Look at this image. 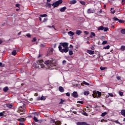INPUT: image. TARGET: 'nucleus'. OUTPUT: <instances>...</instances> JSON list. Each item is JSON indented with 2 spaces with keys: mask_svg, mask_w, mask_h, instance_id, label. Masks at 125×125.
<instances>
[{
  "mask_svg": "<svg viewBox=\"0 0 125 125\" xmlns=\"http://www.w3.org/2000/svg\"><path fill=\"white\" fill-rule=\"evenodd\" d=\"M44 64L46 65V66H48V67H49L48 69H50V67H55V66H56V63L55 62V61L53 60H47L46 61H45Z\"/></svg>",
  "mask_w": 125,
  "mask_h": 125,
  "instance_id": "nucleus-1",
  "label": "nucleus"
},
{
  "mask_svg": "<svg viewBox=\"0 0 125 125\" xmlns=\"http://www.w3.org/2000/svg\"><path fill=\"white\" fill-rule=\"evenodd\" d=\"M59 50L60 51V52H62V53H66L69 51V48H63L62 49V46L61 45H59L58 46Z\"/></svg>",
  "mask_w": 125,
  "mask_h": 125,
  "instance_id": "nucleus-2",
  "label": "nucleus"
},
{
  "mask_svg": "<svg viewBox=\"0 0 125 125\" xmlns=\"http://www.w3.org/2000/svg\"><path fill=\"white\" fill-rule=\"evenodd\" d=\"M62 2H63L62 0H58V1L53 3L52 5L54 8L57 7L58 6H59V4H61Z\"/></svg>",
  "mask_w": 125,
  "mask_h": 125,
  "instance_id": "nucleus-3",
  "label": "nucleus"
},
{
  "mask_svg": "<svg viewBox=\"0 0 125 125\" xmlns=\"http://www.w3.org/2000/svg\"><path fill=\"white\" fill-rule=\"evenodd\" d=\"M37 64L40 65L41 68H46L45 65L42 63H43V60H40L37 62Z\"/></svg>",
  "mask_w": 125,
  "mask_h": 125,
  "instance_id": "nucleus-4",
  "label": "nucleus"
},
{
  "mask_svg": "<svg viewBox=\"0 0 125 125\" xmlns=\"http://www.w3.org/2000/svg\"><path fill=\"white\" fill-rule=\"evenodd\" d=\"M61 45V46H62V47H63V48H69V43L68 42H61L60 43V45Z\"/></svg>",
  "mask_w": 125,
  "mask_h": 125,
  "instance_id": "nucleus-5",
  "label": "nucleus"
},
{
  "mask_svg": "<svg viewBox=\"0 0 125 125\" xmlns=\"http://www.w3.org/2000/svg\"><path fill=\"white\" fill-rule=\"evenodd\" d=\"M50 124H55V125H57V124H58L59 125L61 124V122H59V121H58L57 123L55 122V120H53V119H51L50 121Z\"/></svg>",
  "mask_w": 125,
  "mask_h": 125,
  "instance_id": "nucleus-6",
  "label": "nucleus"
},
{
  "mask_svg": "<svg viewBox=\"0 0 125 125\" xmlns=\"http://www.w3.org/2000/svg\"><path fill=\"white\" fill-rule=\"evenodd\" d=\"M77 125H89L87 124L86 122H78L77 123Z\"/></svg>",
  "mask_w": 125,
  "mask_h": 125,
  "instance_id": "nucleus-7",
  "label": "nucleus"
},
{
  "mask_svg": "<svg viewBox=\"0 0 125 125\" xmlns=\"http://www.w3.org/2000/svg\"><path fill=\"white\" fill-rule=\"evenodd\" d=\"M97 95H98L97 91H93V94H92L93 97H94V98H97V97H98V96Z\"/></svg>",
  "mask_w": 125,
  "mask_h": 125,
  "instance_id": "nucleus-8",
  "label": "nucleus"
},
{
  "mask_svg": "<svg viewBox=\"0 0 125 125\" xmlns=\"http://www.w3.org/2000/svg\"><path fill=\"white\" fill-rule=\"evenodd\" d=\"M72 96L74 97V98H78L79 95L78 94V92L74 91L72 93Z\"/></svg>",
  "mask_w": 125,
  "mask_h": 125,
  "instance_id": "nucleus-9",
  "label": "nucleus"
},
{
  "mask_svg": "<svg viewBox=\"0 0 125 125\" xmlns=\"http://www.w3.org/2000/svg\"><path fill=\"white\" fill-rule=\"evenodd\" d=\"M87 53L88 54H90V55H92V54H94V51H92L91 50H87L86 51Z\"/></svg>",
  "mask_w": 125,
  "mask_h": 125,
  "instance_id": "nucleus-10",
  "label": "nucleus"
},
{
  "mask_svg": "<svg viewBox=\"0 0 125 125\" xmlns=\"http://www.w3.org/2000/svg\"><path fill=\"white\" fill-rule=\"evenodd\" d=\"M66 9H67V7L66 6H64L60 8V11H61V12H64L65 10H66Z\"/></svg>",
  "mask_w": 125,
  "mask_h": 125,
  "instance_id": "nucleus-11",
  "label": "nucleus"
},
{
  "mask_svg": "<svg viewBox=\"0 0 125 125\" xmlns=\"http://www.w3.org/2000/svg\"><path fill=\"white\" fill-rule=\"evenodd\" d=\"M59 90L60 91V92H64L65 90L64 89V88L62 86H60L59 87Z\"/></svg>",
  "mask_w": 125,
  "mask_h": 125,
  "instance_id": "nucleus-12",
  "label": "nucleus"
},
{
  "mask_svg": "<svg viewBox=\"0 0 125 125\" xmlns=\"http://www.w3.org/2000/svg\"><path fill=\"white\" fill-rule=\"evenodd\" d=\"M19 104L20 105L19 108H23V107H25V104H24V103H23V102H21L19 103Z\"/></svg>",
  "mask_w": 125,
  "mask_h": 125,
  "instance_id": "nucleus-13",
  "label": "nucleus"
},
{
  "mask_svg": "<svg viewBox=\"0 0 125 125\" xmlns=\"http://www.w3.org/2000/svg\"><path fill=\"white\" fill-rule=\"evenodd\" d=\"M68 36L70 37H72V36H74L75 35V33L72 32V31H69L67 33Z\"/></svg>",
  "mask_w": 125,
  "mask_h": 125,
  "instance_id": "nucleus-14",
  "label": "nucleus"
},
{
  "mask_svg": "<svg viewBox=\"0 0 125 125\" xmlns=\"http://www.w3.org/2000/svg\"><path fill=\"white\" fill-rule=\"evenodd\" d=\"M87 12L88 14H90V13H93V12H94V10H91V9H88Z\"/></svg>",
  "mask_w": 125,
  "mask_h": 125,
  "instance_id": "nucleus-15",
  "label": "nucleus"
},
{
  "mask_svg": "<svg viewBox=\"0 0 125 125\" xmlns=\"http://www.w3.org/2000/svg\"><path fill=\"white\" fill-rule=\"evenodd\" d=\"M75 3H77L76 0H72L70 1V4H75Z\"/></svg>",
  "mask_w": 125,
  "mask_h": 125,
  "instance_id": "nucleus-16",
  "label": "nucleus"
},
{
  "mask_svg": "<svg viewBox=\"0 0 125 125\" xmlns=\"http://www.w3.org/2000/svg\"><path fill=\"white\" fill-rule=\"evenodd\" d=\"M8 87L5 86V87L3 88V91H4V92H7V91H8Z\"/></svg>",
  "mask_w": 125,
  "mask_h": 125,
  "instance_id": "nucleus-17",
  "label": "nucleus"
},
{
  "mask_svg": "<svg viewBox=\"0 0 125 125\" xmlns=\"http://www.w3.org/2000/svg\"><path fill=\"white\" fill-rule=\"evenodd\" d=\"M97 92L98 94V97H97V98H100V97H101V95H102V94L101 93V92L98 91H97Z\"/></svg>",
  "mask_w": 125,
  "mask_h": 125,
  "instance_id": "nucleus-18",
  "label": "nucleus"
},
{
  "mask_svg": "<svg viewBox=\"0 0 125 125\" xmlns=\"http://www.w3.org/2000/svg\"><path fill=\"white\" fill-rule=\"evenodd\" d=\"M83 84H85V85H89V83H87L85 81H83V83H81V85H83Z\"/></svg>",
  "mask_w": 125,
  "mask_h": 125,
  "instance_id": "nucleus-19",
  "label": "nucleus"
},
{
  "mask_svg": "<svg viewBox=\"0 0 125 125\" xmlns=\"http://www.w3.org/2000/svg\"><path fill=\"white\" fill-rule=\"evenodd\" d=\"M19 122H21V123H23V122H25V119L22 118H20V119H18Z\"/></svg>",
  "mask_w": 125,
  "mask_h": 125,
  "instance_id": "nucleus-20",
  "label": "nucleus"
},
{
  "mask_svg": "<svg viewBox=\"0 0 125 125\" xmlns=\"http://www.w3.org/2000/svg\"><path fill=\"white\" fill-rule=\"evenodd\" d=\"M81 113L83 114V116H86V117H88V114L84 112L83 110Z\"/></svg>",
  "mask_w": 125,
  "mask_h": 125,
  "instance_id": "nucleus-21",
  "label": "nucleus"
},
{
  "mask_svg": "<svg viewBox=\"0 0 125 125\" xmlns=\"http://www.w3.org/2000/svg\"><path fill=\"white\" fill-rule=\"evenodd\" d=\"M82 33H83V32L81 30H77L76 32V35H78V36H80V35H81V34H82Z\"/></svg>",
  "mask_w": 125,
  "mask_h": 125,
  "instance_id": "nucleus-22",
  "label": "nucleus"
},
{
  "mask_svg": "<svg viewBox=\"0 0 125 125\" xmlns=\"http://www.w3.org/2000/svg\"><path fill=\"white\" fill-rule=\"evenodd\" d=\"M98 30H101V31H103V30H104V26H101L99 27L98 28Z\"/></svg>",
  "mask_w": 125,
  "mask_h": 125,
  "instance_id": "nucleus-23",
  "label": "nucleus"
},
{
  "mask_svg": "<svg viewBox=\"0 0 125 125\" xmlns=\"http://www.w3.org/2000/svg\"><path fill=\"white\" fill-rule=\"evenodd\" d=\"M121 115H122V116H124V117H125V110L124 109L122 110L121 112Z\"/></svg>",
  "mask_w": 125,
  "mask_h": 125,
  "instance_id": "nucleus-24",
  "label": "nucleus"
},
{
  "mask_svg": "<svg viewBox=\"0 0 125 125\" xmlns=\"http://www.w3.org/2000/svg\"><path fill=\"white\" fill-rule=\"evenodd\" d=\"M64 102H66V101L61 99V102L59 103V104H64Z\"/></svg>",
  "mask_w": 125,
  "mask_h": 125,
  "instance_id": "nucleus-25",
  "label": "nucleus"
},
{
  "mask_svg": "<svg viewBox=\"0 0 125 125\" xmlns=\"http://www.w3.org/2000/svg\"><path fill=\"white\" fill-rule=\"evenodd\" d=\"M120 49L122 51H125V46H121Z\"/></svg>",
  "mask_w": 125,
  "mask_h": 125,
  "instance_id": "nucleus-26",
  "label": "nucleus"
},
{
  "mask_svg": "<svg viewBox=\"0 0 125 125\" xmlns=\"http://www.w3.org/2000/svg\"><path fill=\"white\" fill-rule=\"evenodd\" d=\"M6 106L8 108H12V107H13V105H12V104H7Z\"/></svg>",
  "mask_w": 125,
  "mask_h": 125,
  "instance_id": "nucleus-27",
  "label": "nucleus"
},
{
  "mask_svg": "<svg viewBox=\"0 0 125 125\" xmlns=\"http://www.w3.org/2000/svg\"><path fill=\"white\" fill-rule=\"evenodd\" d=\"M80 3L82 4V5H85V2L83 0H80Z\"/></svg>",
  "mask_w": 125,
  "mask_h": 125,
  "instance_id": "nucleus-28",
  "label": "nucleus"
},
{
  "mask_svg": "<svg viewBox=\"0 0 125 125\" xmlns=\"http://www.w3.org/2000/svg\"><path fill=\"white\" fill-rule=\"evenodd\" d=\"M12 55H14V56H15V55H16V54H17V52H16V50H13L12 52Z\"/></svg>",
  "mask_w": 125,
  "mask_h": 125,
  "instance_id": "nucleus-29",
  "label": "nucleus"
},
{
  "mask_svg": "<svg viewBox=\"0 0 125 125\" xmlns=\"http://www.w3.org/2000/svg\"><path fill=\"white\" fill-rule=\"evenodd\" d=\"M89 94V91H87L84 92V95H86V96H87V95H88Z\"/></svg>",
  "mask_w": 125,
  "mask_h": 125,
  "instance_id": "nucleus-30",
  "label": "nucleus"
},
{
  "mask_svg": "<svg viewBox=\"0 0 125 125\" xmlns=\"http://www.w3.org/2000/svg\"><path fill=\"white\" fill-rule=\"evenodd\" d=\"M107 114H108V113L104 112L102 113L101 114V116L102 117H104L105 115H107Z\"/></svg>",
  "mask_w": 125,
  "mask_h": 125,
  "instance_id": "nucleus-31",
  "label": "nucleus"
},
{
  "mask_svg": "<svg viewBox=\"0 0 125 125\" xmlns=\"http://www.w3.org/2000/svg\"><path fill=\"white\" fill-rule=\"evenodd\" d=\"M109 28L108 27H104V32H108Z\"/></svg>",
  "mask_w": 125,
  "mask_h": 125,
  "instance_id": "nucleus-32",
  "label": "nucleus"
},
{
  "mask_svg": "<svg viewBox=\"0 0 125 125\" xmlns=\"http://www.w3.org/2000/svg\"><path fill=\"white\" fill-rule=\"evenodd\" d=\"M33 120L35 122H36V123L39 122V120H38V118H37V117L36 116H34L33 118Z\"/></svg>",
  "mask_w": 125,
  "mask_h": 125,
  "instance_id": "nucleus-33",
  "label": "nucleus"
},
{
  "mask_svg": "<svg viewBox=\"0 0 125 125\" xmlns=\"http://www.w3.org/2000/svg\"><path fill=\"white\" fill-rule=\"evenodd\" d=\"M121 33L122 34H123L124 35H125V29H122L121 30Z\"/></svg>",
  "mask_w": 125,
  "mask_h": 125,
  "instance_id": "nucleus-34",
  "label": "nucleus"
},
{
  "mask_svg": "<svg viewBox=\"0 0 125 125\" xmlns=\"http://www.w3.org/2000/svg\"><path fill=\"white\" fill-rule=\"evenodd\" d=\"M110 48V45H108L104 47V49H109Z\"/></svg>",
  "mask_w": 125,
  "mask_h": 125,
  "instance_id": "nucleus-35",
  "label": "nucleus"
},
{
  "mask_svg": "<svg viewBox=\"0 0 125 125\" xmlns=\"http://www.w3.org/2000/svg\"><path fill=\"white\" fill-rule=\"evenodd\" d=\"M51 5H52V4H51L50 3H48L46 5V7H51Z\"/></svg>",
  "mask_w": 125,
  "mask_h": 125,
  "instance_id": "nucleus-36",
  "label": "nucleus"
},
{
  "mask_svg": "<svg viewBox=\"0 0 125 125\" xmlns=\"http://www.w3.org/2000/svg\"><path fill=\"white\" fill-rule=\"evenodd\" d=\"M46 99V98H45V97H44L43 96H42L41 97V100H45Z\"/></svg>",
  "mask_w": 125,
  "mask_h": 125,
  "instance_id": "nucleus-37",
  "label": "nucleus"
},
{
  "mask_svg": "<svg viewBox=\"0 0 125 125\" xmlns=\"http://www.w3.org/2000/svg\"><path fill=\"white\" fill-rule=\"evenodd\" d=\"M69 55H73V54H74V53H73V51H72V50H70L69 51Z\"/></svg>",
  "mask_w": 125,
  "mask_h": 125,
  "instance_id": "nucleus-38",
  "label": "nucleus"
},
{
  "mask_svg": "<svg viewBox=\"0 0 125 125\" xmlns=\"http://www.w3.org/2000/svg\"><path fill=\"white\" fill-rule=\"evenodd\" d=\"M31 42H37V38L36 37H34L32 39V40L31 41Z\"/></svg>",
  "mask_w": 125,
  "mask_h": 125,
  "instance_id": "nucleus-39",
  "label": "nucleus"
},
{
  "mask_svg": "<svg viewBox=\"0 0 125 125\" xmlns=\"http://www.w3.org/2000/svg\"><path fill=\"white\" fill-rule=\"evenodd\" d=\"M105 69H107V68L105 67H102V66L100 67V69L101 70V71H104Z\"/></svg>",
  "mask_w": 125,
  "mask_h": 125,
  "instance_id": "nucleus-40",
  "label": "nucleus"
},
{
  "mask_svg": "<svg viewBox=\"0 0 125 125\" xmlns=\"http://www.w3.org/2000/svg\"><path fill=\"white\" fill-rule=\"evenodd\" d=\"M118 22L119 23H125V21H124L123 20H119Z\"/></svg>",
  "mask_w": 125,
  "mask_h": 125,
  "instance_id": "nucleus-41",
  "label": "nucleus"
},
{
  "mask_svg": "<svg viewBox=\"0 0 125 125\" xmlns=\"http://www.w3.org/2000/svg\"><path fill=\"white\" fill-rule=\"evenodd\" d=\"M119 94L120 95V96H123V95H124V93L122 91H119Z\"/></svg>",
  "mask_w": 125,
  "mask_h": 125,
  "instance_id": "nucleus-42",
  "label": "nucleus"
},
{
  "mask_svg": "<svg viewBox=\"0 0 125 125\" xmlns=\"http://www.w3.org/2000/svg\"><path fill=\"white\" fill-rule=\"evenodd\" d=\"M41 17H46L47 16V14H43V15H41Z\"/></svg>",
  "mask_w": 125,
  "mask_h": 125,
  "instance_id": "nucleus-43",
  "label": "nucleus"
},
{
  "mask_svg": "<svg viewBox=\"0 0 125 125\" xmlns=\"http://www.w3.org/2000/svg\"><path fill=\"white\" fill-rule=\"evenodd\" d=\"M5 66V64H2V62H0V67H4Z\"/></svg>",
  "mask_w": 125,
  "mask_h": 125,
  "instance_id": "nucleus-44",
  "label": "nucleus"
},
{
  "mask_svg": "<svg viewBox=\"0 0 125 125\" xmlns=\"http://www.w3.org/2000/svg\"><path fill=\"white\" fill-rule=\"evenodd\" d=\"M113 20H114V21H119V19H118V18H116V17H114V18H113Z\"/></svg>",
  "mask_w": 125,
  "mask_h": 125,
  "instance_id": "nucleus-45",
  "label": "nucleus"
},
{
  "mask_svg": "<svg viewBox=\"0 0 125 125\" xmlns=\"http://www.w3.org/2000/svg\"><path fill=\"white\" fill-rule=\"evenodd\" d=\"M107 41H104L103 42L102 44H106L107 43Z\"/></svg>",
  "mask_w": 125,
  "mask_h": 125,
  "instance_id": "nucleus-46",
  "label": "nucleus"
},
{
  "mask_svg": "<svg viewBox=\"0 0 125 125\" xmlns=\"http://www.w3.org/2000/svg\"><path fill=\"white\" fill-rule=\"evenodd\" d=\"M77 103H80V104H83V101H79L77 102Z\"/></svg>",
  "mask_w": 125,
  "mask_h": 125,
  "instance_id": "nucleus-47",
  "label": "nucleus"
},
{
  "mask_svg": "<svg viewBox=\"0 0 125 125\" xmlns=\"http://www.w3.org/2000/svg\"><path fill=\"white\" fill-rule=\"evenodd\" d=\"M109 96H110V97H114V95L112 93H108Z\"/></svg>",
  "mask_w": 125,
  "mask_h": 125,
  "instance_id": "nucleus-48",
  "label": "nucleus"
},
{
  "mask_svg": "<svg viewBox=\"0 0 125 125\" xmlns=\"http://www.w3.org/2000/svg\"><path fill=\"white\" fill-rule=\"evenodd\" d=\"M90 48H91V50H94V49H95L94 48V47L93 46V45H91L90 47Z\"/></svg>",
  "mask_w": 125,
  "mask_h": 125,
  "instance_id": "nucleus-49",
  "label": "nucleus"
},
{
  "mask_svg": "<svg viewBox=\"0 0 125 125\" xmlns=\"http://www.w3.org/2000/svg\"><path fill=\"white\" fill-rule=\"evenodd\" d=\"M40 46H41V47H45V45H44V44H41L40 45Z\"/></svg>",
  "mask_w": 125,
  "mask_h": 125,
  "instance_id": "nucleus-50",
  "label": "nucleus"
},
{
  "mask_svg": "<svg viewBox=\"0 0 125 125\" xmlns=\"http://www.w3.org/2000/svg\"><path fill=\"white\" fill-rule=\"evenodd\" d=\"M26 37H28V38H30L31 37V34L28 33L27 34H26Z\"/></svg>",
  "mask_w": 125,
  "mask_h": 125,
  "instance_id": "nucleus-51",
  "label": "nucleus"
},
{
  "mask_svg": "<svg viewBox=\"0 0 125 125\" xmlns=\"http://www.w3.org/2000/svg\"><path fill=\"white\" fill-rule=\"evenodd\" d=\"M91 36H93L94 37H95V33H94V32H91Z\"/></svg>",
  "mask_w": 125,
  "mask_h": 125,
  "instance_id": "nucleus-52",
  "label": "nucleus"
},
{
  "mask_svg": "<svg viewBox=\"0 0 125 125\" xmlns=\"http://www.w3.org/2000/svg\"><path fill=\"white\" fill-rule=\"evenodd\" d=\"M116 12V11H115V10H114L113 11H111V13L112 14H114V13Z\"/></svg>",
  "mask_w": 125,
  "mask_h": 125,
  "instance_id": "nucleus-53",
  "label": "nucleus"
},
{
  "mask_svg": "<svg viewBox=\"0 0 125 125\" xmlns=\"http://www.w3.org/2000/svg\"><path fill=\"white\" fill-rule=\"evenodd\" d=\"M84 33L86 35H88V34H89V32H88V31H84Z\"/></svg>",
  "mask_w": 125,
  "mask_h": 125,
  "instance_id": "nucleus-54",
  "label": "nucleus"
},
{
  "mask_svg": "<svg viewBox=\"0 0 125 125\" xmlns=\"http://www.w3.org/2000/svg\"><path fill=\"white\" fill-rule=\"evenodd\" d=\"M16 7H20V5L19 4H16Z\"/></svg>",
  "mask_w": 125,
  "mask_h": 125,
  "instance_id": "nucleus-55",
  "label": "nucleus"
},
{
  "mask_svg": "<svg viewBox=\"0 0 125 125\" xmlns=\"http://www.w3.org/2000/svg\"><path fill=\"white\" fill-rule=\"evenodd\" d=\"M3 116V112H0V117H2Z\"/></svg>",
  "mask_w": 125,
  "mask_h": 125,
  "instance_id": "nucleus-56",
  "label": "nucleus"
},
{
  "mask_svg": "<svg viewBox=\"0 0 125 125\" xmlns=\"http://www.w3.org/2000/svg\"><path fill=\"white\" fill-rule=\"evenodd\" d=\"M66 96H70V93H69V92L66 93Z\"/></svg>",
  "mask_w": 125,
  "mask_h": 125,
  "instance_id": "nucleus-57",
  "label": "nucleus"
},
{
  "mask_svg": "<svg viewBox=\"0 0 125 125\" xmlns=\"http://www.w3.org/2000/svg\"><path fill=\"white\" fill-rule=\"evenodd\" d=\"M98 13H99V14L102 13V10H101L100 11H98Z\"/></svg>",
  "mask_w": 125,
  "mask_h": 125,
  "instance_id": "nucleus-58",
  "label": "nucleus"
},
{
  "mask_svg": "<svg viewBox=\"0 0 125 125\" xmlns=\"http://www.w3.org/2000/svg\"><path fill=\"white\" fill-rule=\"evenodd\" d=\"M114 123H116L117 124H120V122H119V120H116L115 121H114Z\"/></svg>",
  "mask_w": 125,
  "mask_h": 125,
  "instance_id": "nucleus-59",
  "label": "nucleus"
},
{
  "mask_svg": "<svg viewBox=\"0 0 125 125\" xmlns=\"http://www.w3.org/2000/svg\"><path fill=\"white\" fill-rule=\"evenodd\" d=\"M72 113H73V114H75V115H77V111H72Z\"/></svg>",
  "mask_w": 125,
  "mask_h": 125,
  "instance_id": "nucleus-60",
  "label": "nucleus"
},
{
  "mask_svg": "<svg viewBox=\"0 0 125 125\" xmlns=\"http://www.w3.org/2000/svg\"><path fill=\"white\" fill-rule=\"evenodd\" d=\"M38 93H35V94H34V96H38Z\"/></svg>",
  "mask_w": 125,
  "mask_h": 125,
  "instance_id": "nucleus-61",
  "label": "nucleus"
},
{
  "mask_svg": "<svg viewBox=\"0 0 125 125\" xmlns=\"http://www.w3.org/2000/svg\"><path fill=\"white\" fill-rule=\"evenodd\" d=\"M66 62V61L63 60V61H62V64H65Z\"/></svg>",
  "mask_w": 125,
  "mask_h": 125,
  "instance_id": "nucleus-62",
  "label": "nucleus"
},
{
  "mask_svg": "<svg viewBox=\"0 0 125 125\" xmlns=\"http://www.w3.org/2000/svg\"><path fill=\"white\" fill-rule=\"evenodd\" d=\"M104 121H105V120L104 119H103L101 120V123H104Z\"/></svg>",
  "mask_w": 125,
  "mask_h": 125,
  "instance_id": "nucleus-63",
  "label": "nucleus"
},
{
  "mask_svg": "<svg viewBox=\"0 0 125 125\" xmlns=\"http://www.w3.org/2000/svg\"><path fill=\"white\" fill-rule=\"evenodd\" d=\"M19 125H25V124H23V123H20L19 124Z\"/></svg>",
  "mask_w": 125,
  "mask_h": 125,
  "instance_id": "nucleus-64",
  "label": "nucleus"
}]
</instances>
